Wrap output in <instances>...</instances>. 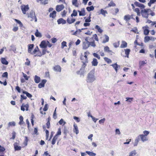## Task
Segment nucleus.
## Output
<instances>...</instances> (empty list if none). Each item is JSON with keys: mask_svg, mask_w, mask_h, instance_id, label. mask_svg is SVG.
I'll return each instance as SVG.
<instances>
[{"mask_svg": "<svg viewBox=\"0 0 156 156\" xmlns=\"http://www.w3.org/2000/svg\"><path fill=\"white\" fill-rule=\"evenodd\" d=\"M140 13L142 16L146 19L148 18L149 14L152 16H154L155 15V13L150 9H143L141 11Z\"/></svg>", "mask_w": 156, "mask_h": 156, "instance_id": "1", "label": "nucleus"}, {"mask_svg": "<svg viewBox=\"0 0 156 156\" xmlns=\"http://www.w3.org/2000/svg\"><path fill=\"white\" fill-rule=\"evenodd\" d=\"M96 80L94 70H91L87 74L86 81L87 82L91 83Z\"/></svg>", "mask_w": 156, "mask_h": 156, "instance_id": "2", "label": "nucleus"}, {"mask_svg": "<svg viewBox=\"0 0 156 156\" xmlns=\"http://www.w3.org/2000/svg\"><path fill=\"white\" fill-rule=\"evenodd\" d=\"M34 44H29L28 45V52L32 55L35 54L36 52L40 51L38 47L37 46L35 48L33 51H32V50L34 47Z\"/></svg>", "mask_w": 156, "mask_h": 156, "instance_id": "3", "label": "nucleus"}, {"mask_svg": "<svg viewBox=\"0 0 156 156\" xmlns=\"http://www.w3.org/2000/svg\"><path fill=\"white\" fill-rule=\"evenodd\" d=\"M28 17L31 19L30 20L32 21L33 20H34L35 22L37 21V19L35 16V12L33 11H31L29 14H27Z\"/></svg>", "mask_w": 156, "mask_h": 156, "instance_id": "4", "label": "nucleus"}, {"mask_svg": "<svg viewBox=\"0 0 156 156\" xmlns=\"http://www.w3.org/2000/svg\"><path fill=\"white\" fill-rule=\"evenodd\" d=\"M82 62L83 63L82 66L81 68L80 69L79 71H77L76 72V73L77 74H80V75H83L84 73V72L85 68L86 66V63L87 62H85V61H82Z\"/></svg>", "mask_w": 156, "mask_h": 156, "instance_id": "5", "label": "nucleus"}, {"mask_svg": "<svg viewBox=\"0 0 156 156\" xmlns=\"http://www.w3.org/2000/svg\"><path fill=\"white\" fill-rule=\"evenodd\" d=\"M21 9L23 14H26V12L29 9V7L28 5H23L21 6Z\"/></svg>", "mask_w": 156, "mask_h": 156, "instance_id": "6", "label": "nucleus"}, {"mask_svg": "<svg viewBox=\"0 0 156 156\" xmlns=\"http://www.w3.org/2000/svg\"><path fill=\"white\" fill-rule=\"evenodd\" d=\"M104 51L110 55H112L114 54V52L110 49L109 47L108 46H106L104 47Z\"/></svg>", "mask_w": 156, "mask_h": 156, "instance_id": "7", "label": "nucleus"}, {"mask_svg": "<svg viewBox=\"0 0 156 156\" xmlns=\"http://www.w3.org/2000/svg\"><path fill=\"white\" fill-rule=\"evenodd\" d=\"M143 29L144 30V34L146 35H147L149 32V27L147 26H146L143 27Z\"/></svg>", "mask_w": 156, "mask_h": 156, "instance_id": "8", "label": "nucleus"}, {"mask_svg": "<svg viewBox=\"0 0 156 156\" xmlns=\"http://www.w3.org/2000/svg\"><path fill=\"white\" fill-rule=\"evenodd\" d=\"M138 137H139V138H140L143 142L147 141L148 140L147 136L145 135H144V134H140Z\"/></svg>", "mask_w": 156, "mask_h": 156, "instance_id": "9", "label": "nucleus"}, {"mask_svg": "<svg viewBox=\"0 0 156 156\" xmlns=\"http://www.w3.org/2000/svg\"><path fill=\"white\" fill-rule=\"evenodd\" d=\"M44 48V49H42V53H41V52L40 51L39 53L37 54L36 55H35L34 56L41 57V56H42V55H44L46 52L47 50L46 49H44L45 48Z\"/></svg>", "mask_w": 156, "mask_h": 156, "instance_id": "10", "label": "nucleus"}, {"mask_svg": "<svg viewBox=\"0 0 156 156\" xmlns=\"http://www.w3.org/2000/svg\"><path fill=\"white\" fill-rule=\"evenodd\" d=\"M25 108H26V110L28 111V110L29 105L28 104L26 105L23 104L21 107V110L24 111L25 110Z\"/></svg>", "mask_w": 156, "mask_h": 156, "instance_id": "11", "label": "nucleus"}, {"mask_svg": "<svg viewBox=\"0 0 156 156\" xmlns=\"http://www.w3.org/2000/svg\"><path fill=\"white\" fill-rule=\"evenodd\" d=\"M64 8V6L63 5H57L56 8V10L58 12H60Z\"/></svg>", "mask_w": 156, "mask_h": 156, "instance_id": "12", "label": "nucleus"}, {"mask_svg": "<svg viewBox=\"0 0 156 156\" xmlns=\"http://www.w3.org/2000/svg\"><path fill=\"white\" fill-rule=\"evenodd\" d=\"M40 47L42 48H45L47 47L46 41H42L40 44Z\"/></svg>", "mask_w": 156, "mask_h": 156, "instance_id": "13", "label": "nucleus"}, {"mask_svg": "<svg viewBox=\"0 0 156 156\" xmlns=\"http://www.w3.org/2000/svg\"><path fill=\"white\" fill-rule=\"evenodd\" d=\"M47 82L46 80H43L38 85V87L39 88H41L42 87H44V86L45 84Z\"/></svg>", "mask_w": 156, "mask_h": 156, "instance_id": "14", "label": "nucleus"}, {"mask_svg": "<svg viewBox=\"0 0 156 156\" xmlns=\"http://www.w3.org/2000/svg\"><path fill=\"white\" fill-rule=\"evenodd\" d=\"M57 22L58 24H65L66 23V21L62 18H60L57 20Z\"/></svg>", "mask_w": 156, "mask_h": 156, "instance_id": "15", "label": "nucleus"}, {"mask_svg": "<svg viewBox=\"0 0 156 156\" xmlns=\"http://www.w3.org/2000/svg\"><path fill=\"white\" fill-rule=\"evenodd\" d=\"M89 42H83V48L84 49H87L89 47Z\"/></svg>", "mask_w": 156, "mask_h": 156, "instance_id": "16", "label": "nucleus"}, {"mask_svg": "<svg viewBox=\"0 0 156 156\" xmlns=\"http://www.w3.org/2000/svg\"><path fill=\"white\" fill-rule=\"evenodd\" d=\"M104 38L102 42V43H105L108 42L109 40V37L107 35L105 34L104 36Z\"/></svg>", "mask_w": 156, "mask_h": 156, "instance_id": "17", "label": "nucleus"}, {"mask_svg": "<svg viewBox=\"0 0 156 156\" xmlns=\"http://www.w3.org/2000/svg\"><path fill=\"white\" fill-rule=\"evenodd\" d=\"M79 12V15L80 16H84L85 15V9L84 8L81 9V10H78Z\"/></svg>", "mask_w": 156, "mask_h": 156, "instance_id": "18", "label": "nucleus"}, {"mask_svg": "<svg viewBox=\"0 0 156 156\" xmlns=\"http://www.w3.org/2000/svg\"><path fill=\"white\" fill-rule=\"evenodd\" d=\"M111 66L115 69L116 72H117L118 70L120 68V66L119 65H118L116 63L112 64Z\"/></svg>", "mask_w": 156, "mask_h": 156, "instance_id": "19", "label": "nucleus"}, {"mask_svg": "<svg viewBox=\"0 0 156 156\" xmlns=\"http://www.w3.org/2000/svg\"><path fill=\"white\" fill-rule=\"evenodd\" d=\"M147 62L146 60L145 61H140L139 62V64L140 67L144 66L145 64H147Z\"/></svg>", "mask_w": 156, "mask_h": 156, "instance_id": "20", "label": "nucleus"}, {"mask_svg": "<svg viewBox=\"0 0 156 156\" xmlns=\"http://www.w3.org/2000/svg\"><path fill=\"white\" fill-rule=\"evenodd\" d=\"M125 53L126 55L125 57L129 58V55L130 51V50L129 49L126 48L124 50Z\"/></svg>", "mask_w": 156, "mask_h": 156, "instance_id": "21", "label": "nucleus"}, {"mask_svg": "<svg viewBox=\"0 0 156 156\" xmlns=\"http://www.w3.org/2000/svg\"><path fill=\"white\" fill-rule=\"evenodd\" d=\"M54 70L56 72H60L61 70V67L59 65H56L53 68Z\"/></svg>", "mask_w": 156, "mask_h": 156, "instance_id": "22", "label": "nucleus"}, {"mask_svg": "<svg viewBox=\"0 0 156 156\" xmlns=\"http://www.w3.org/2000/svg\"><path fill=\"white\" fill-rule=\"evenodd\" d=\"M134 4L136 6L140 7L142 9H144L145 8V6L144 5L138 2H134Z\"/></svg>", "mask_w": 156, "mask_h": 156, "instance_id": "23", "label": "nucleus"}, {"mask_svg": "<svg viewBox=\"0 0 156 156\" xmlns=\"http://www.w3.org/2000/svg\"><path fill=\"white\" fill-rule=\"evenodd\" d=\"M87 53L85 52L84 53V56H81L80 57V59L83 60V59H84L83 61H85V62H88L87 56Z\"/></svg>", "mask_w": 156, "mask_h": 156, "instance_id": "24", "label": "nucleus"}, {"mask_svg": "<svg viewBox=\"0 0 156 156\" xmlns=\"http://www.w3.org/2000/svg\"><path fill=\"white\" fill-rule=\"evenodd\" d=\"M73 126L74 128L73 130V132L75 133L76 134H78L79 133V130L78 129V127L77 125L75 124L73 125Z\"/></svg>", "mask_w": 156, "mask_h": 156, "instance_id": "25", "label": "nucleus"}, {"mask_svg": "<svg viewBox=\"0 0 156 156\" xmlns=\"http://www.w3.org/2000/svg\"><path fill=\"white\" fill-rule=\"evenodd\" d=\"M108 14L107 11L106 10H104L103 9H101L100 11V13L99 14H101L104 16L105 17L106 16V14Z\"/></svg>", "mask_w": 156, "mask_h": 156, "instance_id": "26", "label": "nucleus"}, {"mask_svg": "<svg viewBox=\"0 0 156 156\" xmlns=\"http://www.w3.org/2000/svg\"><path fill=\"white\" fill-rule=\"evenodd\" d=\"M41 80V78L40 77L38 76L37 75H35L34 76V81L35 83H39Z\"/></svg>", "mask_w": 156, "mask_h": 156, "instance_id": "27", "label": "nucleus"}, {"mask_svg": "<svg viewBox=\"0 0 156 156\" xmlns=\"http://www.w3.org/2000/svg\"><path fill=\"white\" fill-rule=\"evenodd\" d=\"M15 151H19L21 150V147L20 146H18L17 145V143H16L14 144Z\"/></svg>", "mask_w": 156, "mask_h": 156, "instance_id": "28", "label": "nucleus"}, {"mask_svg": "<svg viewBox=\"0 0 156 156\" xmlns=\"http://www.w3.org/2000/svg\"><path fill=\"white\" fill-rule=\"evenodd\" d=\"M132 15L130 16L129 15H126L124 16V19L126 21H128L131 18L133 19V18L131 17Z\"/></svg>", "mask_w": 156, "mask_h": 156, "instance_id": "29", "label": "nucleus"}, {"mask_svg": "<svg viewBox=\"0 0 156 156\" xmlns=\"http://www.w3.org/2000/svg\"><path fill=\"white\" fill-rule=\"evenodd\" d=\"M75 19L73 18H71V19L69 18H68L67 19V22L69 24H71L73 23L75 21Z\"/></svg>", "mask_w": 156, "mask_h": 156, "instance_id": "30", "label": "nucleus"}, {"mask_svg": "<svg viewBox=\"0 0 156 156\" xmlns=\"http://www.w3.org/2000/svg\"><path fill=\"white\" fill-rule=\"evenodd\" d=\"M92 65L94 66H96L98 64V62L97 60L95 58H93L91 62Z\"/></svg>", "mask_w": 156, "mask_h": 156, "instance_id": "31", "label": "nucleus"}, {"mask_svg": "<svg viewBox=\"0 0 156 156\" xmlns=\"http://www.w3.org/2000/svg\"><path fill=\"white\" fill-rule=\"evenodd\" d=\"M127 43L125 41H122V43L120 45V48H126L127 47Z\"/></svg>", "mask_w": 156, "mask_h": 156, "instance_id": "32", "label": "nucleus"}, {"mask_svg": "<svg viewBox=\"0 0 156 156\" xmlns=\"http://www.w3.org/2000/svg\"><path fill=\"white\" fill-rule=\"evenodd\" d=\"M1 61L2 63L3 64L7 65L8 64V62L5 58H2L1 59Z\"/></svg>", "mask_w": 156, "mask_h": 156, "instance_id": "33", "label": "nucleus"}, {"mask_svg": "<svg viewBox=\"0 0 156 156\" xmlns=\"http://www.w3.org/2000/svg\"><path fill=\"white\" fill-rule=\"evenodd\" d=\"M20 122H19V124L20 125H21L23 124L24 122L23 121V118L22 116H20L19 117Z\"/></svg>", "mask_w": 156, "mask_h": 156, "instance_id": "34", "label": "nucleus"}, {"mask_svg": "<svg viewBox=\"0 0 156 156\" xmlns=\"http://www.w3.org/2000/svg\"><path fill=\"white\" fill-rule=\"evenodd\" d=\"M58 138V136H55L53 138L52 142H51V144L53 145H54L55 142L56 140Z\"/></svg>", "mask_w": 156, "mask_h": 156, "instance_id": "35", "label": "nucleus"}, {"mask_svg": "<svg viewBox=\"0 0 156 156\" xmlns=\"http://www.w3.org/2000/svg\"><path fill=\"white\" fill-rule=\"evenodd\" d=\"M126 101H127L128 102H129V103H131L133 101V98L126 97Z\"/></svg>", "mask_w": 156, "mask_h": 156, "instance_id": "36", "label": "nucleus"}, {"mask_svg": "<svg viewBox=\"0 0 156 156\" xmlns=\"http://www.w3.org/2000/svg\"><path fill=\"white\" fill-rule=\"evenodd\" d=\"M35 35L37 37H41L42 35L41 33L38 32V30H36V32L35 33Z\"/></svg>", "mask_w": 156, "mask_h": 156, "instance_id": "37", "label": "nucleus"}, {"mask_svg": "<svg viewBox=\"0 0 156 156\" xmlns=\"http://www.w3.org/2000/svg\"><path fill=\"white\" fill-rule=\"evenodd\" d=\"M86 153L88 154L90 156H95L96 154L94 153L89 151H86Z\"/></svg>", "mask_w": 156, "mask_h": 156, "instance_id": "38", "label": "nucleus"}, {"mask_svg": "<svg viewBox=\"0 0 156 156\" xmlns=\"http://www.w3.org/2000/svg\"><path fill=\"white\" fill-rule=\"evenodd\" d=\"M139 137H137L135 139L134 144V146H136L138 144V143L139 140Z\"/></svg>", "mask_w": 156, "mask_h": 156, "instance_id": "39", "label": "nucleus"}, {"mask_svg": "<svg viewBox=\"0 0 156 156\" xmlns=\"http://www.w3.org/2000/svg\"><path fill=\"white\" fill-rule=\"evenodd\" d=\"M56 12L55 11H54L52 13H51L50 14V16L52 18H54L56 16Z\"/></svg>", "mask_w": 156, "mask_h": 156, "instance_id": "40", "label": "nucleus"}, {"mask_svg": "<svg viewBox=\"0 0 156 156\" xmlns=\"http://www.w3.org/2000/svg\"><path fill=\"white\" fill-rule=\"evenodd\" d=\"M95 28L97 29L98 31L100 33H101L103 32V30L101 29L100 27L98 25H96L95 27Z\"/></svg>", "mask_w": 156, "mask_h": 156, "instance_id": "41", "label": "nucleus"}, {"mask_svg": "<svg viewBox=\"0 0 156 156\" xmlns=\"http://www.w3.org/2000/svg\"><path fill=\"white\" fill-rule=\"evenodd\" d=\"M15 126L16 123L13 121L10 122L8 123V126L9 127L12 126Z\"/></svg>", "mask_w": 156, "mask_h": 156, "instance_id": "42", "label": "nucleus"}, {"mask_svg": "<svg viewBox=\"0 0 156 156\" xmlns=\"http://www.w3.org/2000/svg\"><path fill=\"white\" fill-rule=\"evenodd\" d=\"M104 59L105 61L106 62L108 63H112V60L109 58L107 57H104Z\"/></svg>", "mask_w": 156, "mask_h": 156, "instance_id": "43", "label": "nucleus"}, {"mask_svg": "<svg viewBox=\"0 0 156 156\" xmlns=\"http://www.w3.org/2000/svg\"><path fill=\"white\" fill-rule=\"evenodd\" d=\"M23 94H25L29 98H30L32 97V95L31 94L27 91H23Z\"/></svg>", "mask_w": 156, "mask_h": 156, "instance_id": "44", "label": "nucleus"}, {"mask_svg": "<svg viewBox=\"0 0 156 156\" xmlns=\"http://www.w3.org/2000/svg\"><path fill=\"white\" fill-rule=\"evenodd\" d=\"M77 0H72V4L76 7L78 6V4L77 3Z\"/></svg>", "mask_w": 156, "mask_h": 156, "instance_id": "45", "label": "nucleus"}, {"mask_svg": "<svg viewBox=\"0 0 156 156\" xmlns=\"http://www.w3.org/2000/svg\"><path fill=\"white\" fill-rule=\"evenodd\" d=\"M77 15V12L75 10H74L73 11V13L71 15V17H73V16H76Z\"/></svg>", "mask_w": 156, "mask_h": 156, "instance_id": "46", "label": "nucleus"}, {"mask_svg": "<svg viewBox=\"0 0 156 156\" xmlns=\"http://www.w3.org/2000/svg\"><path fill=\"white\" fill-rule=\"evenodd\" d=\"M86 9L87 11L90 12V11H93L94 9V8L93 6H91L90 7H87Z\"/></svg>", "mask_w": 156, "mask_h": 156, "instance_id": "47", "label": "nucleus"}, {"mask_svg": "<svg viewBox=\"0 0 156 156\" xmlns=\"http://www.w3.org/2000/svg\"><path fill=\"white\" fill-rule=\"evenodd\" d=\"M156 2V0H150V2L148 3V5L150 7L152 4Z\"/></svg>", "mask_w": 156, "mask_h": 156, "instance_id": "48", "label": "nucleus"}, {"mask_svg": "<svg viewBox=\"0 0 156 156\" xmlns=\"http://www.w3.org/2000/svg\"><path fill=\"white\" fill-rule=\"evenodd\" d=\"M89 46L90 45V46H92L94 48L96 46V45L95 44V41H93L92 42H89Z\"/></svg>", "mask_w": 156, "mask_h": 156, "instance_id": "49", "label": "nucleus"}, {"mask_svg": "<svg viewBox=\"0 0 156 156\" xmlns=\"http://www.w3.org/2000/svg\"><path fill=\"white\" fill-rule=\"evenodd\" d=\"M66 42L65 41H63L61 43V48H63L65 47H66Z\"/></svg>", "mask_w": 156, "mask_h": 156, "instance_id": "50", "label": "nucleus"}, {"mask_svg": "<svg viewBox=\"0 0 156 156\" xmlns=\"http://www.w3.org/2000/svg\"><path fill=\"white\" fill-rule=\"evenodd\" d=\"M93 56L96 57L98 59H100V57L99 55H98L97 53H94L93 54Z\"/></svg>", "mask_w": 156, "mask_h": 156, "instance_id": "51", "label": "nucleus"}, {"mask_svg": "<svg viewBox=\"0 0 156 156\" xmlns=\"http://www.w3.org/2000/svg\"><path fill=\"white\" fill-rule=\"evenodd\" d=\"M131 31H132L135 33L139 34V32H138V30L136 27H134L133 29H132L131 30Z\"/></svg>", "mask_w": 156, "mask_h": 156, "instance_id": "52", "label": "nucleus"}, {"mask_svg": "<svg viewBox=\"0 0 156 156\" xmlns=\"http://www.w3.org/2000/svg\"><path fill=\"white\" fill-rule=\"evenodd\" d=\"M150 40V37L149 36H146L144 38V41L146 43Z\"/></svg>", "mask_w": 156, "mask_h": 156, "instance_id": "53", "label": "nucleus"}, {"mask_svg": "<svg viewBox=\"0 0 156 156\" xmlns=\"http://www.w3.org/2000/svg\"><path fill=\"white\" fill-rule=\"evenodd\" d=\"M58 123L59 124L61 125L63 123V125L65 124L66 123V122H65L63 119H61L60 121L58 122Z\"/></svg>", "mask_w": 156, "mask_h": 156, "instance_id": "54", "label": "nucleus"}, {"mask_svg": "<svg viewBox=\"0 0 156 156\" xmlns=\"http://www.w3.org/2000/svg\"><path fill=\"white\" fill-rule=\"evenodd\" d=\"M108 6L111 7L112 6H115V4L114 3L113 1H111L110 3L108 4Z\"/></svg>", "mask_w": 156, "mask_h": 156, "instance_id": "55", "label": "nucleus"}, {"mask_svg": "<svg viewBox=\"0 0 156 156\" xmlns=\"http://www.w3.org/2000/svg\"><path fill=\"white\" fill-rule=\"evenodd\" d=\"M61 130L60 128H59L58 129V131L57 133L56 134L55 136H58V135H60L61 134Z\"/></svg>", "mask_w": 156, "mask_h": 156, "instance_id": "56", "label": "nucleus"}, {"mask_svg": "<svg viewBox=\"0 0 156 156\" xmlns=\"http://www.w3.org/2000/svg\"><path fill=\"white\" fill-rule=\"evenodd\" d=\"M81 32V30L79 29L77 30L73 34V35H76L78 33H80Z\"/></svg>", "mask_w": 156, "mask_h": 156, "instance_id": "57", "label": "nucleus"}, {"mask_svg": "<svg viewBox=\"0 0 156 156\" xmlns=\"http://www.w3.org/2000/svg\"><path fill=\"white\" fill-rule=\"evenodd\" d=\"M93 37L94 38L95 40L97 41H98L99 39L98 38L97 36V35L96 34H95L93 35Z\"/></svg>", "mask_w": 156, "mask_h": 156, "instance_id": "58", "label": "nucleus"}, {"mask_svg": "<svg viewBox=\"0 0 156 156\" xmlns=\"http://www.w3.org/2000/svg\"><path fill=\"white\" fill-rule=\"evenodd\" d=\"M23 75L24 77L26 80H28L29 79V77H28L26 74L23 73Z\"/></svg>", "mask_w": 156, "mask_h": 156, "instance_id": "59", "label": "nucleus"}, {"mask_svg": "<svg viewBox=\"0 0 156 156\" xmlns=\"http://www.w3.org/2000/svg\"><path fill=\"white\" fill-rule=\"evenodd\" d=\"M105 120V118H104L100 120L99 121V124H102V123L103 124Z\"/></svg>", "mask_w": 156, "mask_h": 156, "instance_id": "60", "label": "nucleus"}, {"mask_svg": "<svg viewBox=\"0 0 156 156\" xmlns=\"http://www.w3.org/2000/svg\"><path fill=\"white\" fill-rule=\"evenodd\" d=\"M8 74L7 72H5L3 73L2 75V77H7Z\"/></svg>", "mask_w": 156, "mask_h": 156, "instance_id": "61", "label": "nucleus"}, {"mask_svg": "<svg viewBox=\"0 0 156 156\" xmlns=\"http://www.w3.org/2000/svg\"><path fill=\"white\" fill-rule=\"evenodd\" d=\"M149 133V132L146 130H144L143 131L144 135L147 136Z\"/></svg>", "mask_w": 156, "mask_h": 156, "instance_id": "62", "label": "nucleus"}, {"mask_svg": "<svg viewBox=\"0 0 156 156\" xmlns=\"http://www.w3.org/2000/svg\"><path fill=\"white\" fill-rule=\"evenodd\" d=\"M90 117L92 118V119L94 122H96V121L98 120V119H96L92 116H91Z\"/></svg>", "mask_w": 156, "mask_h": 156, "instance_id": "63", "label": "nucleus"}, {"mask_svg": "<svg viewBox=\"0 0 156 156\" xmlns=\"http://www.w3.org/2000/svg\"><path fill=\"white\" fill-rule=\"evenodd\" d=\"M113 45L114 47L117 48L119 46V43H113Z\"/></svg>", "mask_w": 156, "mask_h": 156, "instance_id": "64", "label": "nucleus"}]
</instances>
